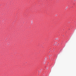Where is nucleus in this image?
<instances>
[{
	"instance_id": "obj_1",
	"label": "nucleus",
	"mask_w": 76,
	"mask_h": 76,
	"mask_svg": "<svg viewBox=\"0 0 76 76\" xmlns=\"http://www.w3.org/2000/svg\"><path fill=\"white\" fill-rule=\"evenodd\" d=\"M50 56H49V57H50Z\"/></svg>"
}]
</instances>
